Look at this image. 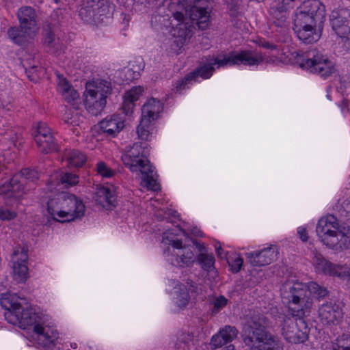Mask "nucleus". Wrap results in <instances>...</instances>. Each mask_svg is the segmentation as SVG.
<instances>
[{
    "mask_svg": "<svg viewBox=\"0 0 350 350\" xmlns=\"http://www.w3.org/2000/svg\"><path fill=\"white\" fill-rule=\"evenodd\" d=\"M44 44L51 53H57L63 49L59 38L55 35L54 30L49 25L44 27Z\"/></svg>",
    "mask_w": 350,
    "mask_h": 350,
    "instance_id": "27",
    "label": "nucleus"
},
{
    "mask_svg": "<svg viewBox=\"0 0 350 350\" xmlns=\"http://www.w3.org/2000/svg\"><path fill=\"white\" fill-rule=\"evenodd\" d=\"M163 109L162 103L154 98H150L142 108V118L152 121L158 118L159 113Z\"/></svg>",
    "mask_w": 350,
    "mask_h": 350,
    "instance_id": "25",
    "label": "nucleus"
},
{
    "mask_svg": "<svg viewBox=\"0 0 350 350\" xmlns=\"http://www.w3.org/2000/svg\"><path fill=\"white\" fill-rule=\"evenodd\" d=\"M278 252L275 246L264 248L260 251L246 253V258L252 266L261 267L271 264L278 258Z\"/></svg>",
    "mask_w": 350,
    "mask_h": 350,
    "instance_id": "16",
    "label": "nucleus"
},
{
    "mask_svg": "<svg viewBox=\"0 0 350 350\" xmlns=\"http://www.w3.org/2000/svg\"><path fill=\"white\" fill-rule=\"evenodd\" d=\"M239 331L234 326L226 325L211 338L210 345L211 349L221 347L237 338Z\"/></svg>",
    "mask_w": 350,
    "mask_h": 350,
    "instance_id": "18",
    "label": "nucleus"
},
{
    "mask_svg": "<svg viewBox=\"0 0 350 350\" xmlns=\"http://www.w3.org/2000/svg\"><path fill=\"white\" fill-rule=\"evenodd\" d=\"M32 135L34 139L44 138L46 136H53L51 129L44 122L38 123L36 129Z\"/></svg>",
    "mask_w": 350,
    "mask_h": 350,
    "instance_id": "39",
    "label": "nucleus"
},
{
    "mask_svg": "<svg viewBox=\"0 0 350 350\" xmlns=\"http://www.w3.org/2000/svg\"><path fill=\"white\" fill-rule=\"evenodd\" d=\"M22 64L25 69L29 72H34L38 67V62H36L33 58L27 57L22 60Z\"/></svg>",
    "mask_w": 350,
    "mask_h": 350,
    "instance_id": "46",
    "label": "nucleus"
},
{
    "mask_svg": "<svg viewBox=\"0 0 350 350\" xmlns=\"http://www.w3.org/2000/svg\"><path fill=\"white\" fill-rule=\"evenodd\" d=\"M34 140L39 151L42 153L48 154L56 150L57 148V145L53 136H46V137Z\"/></svg>",
    "mask_w": 350,
    "mask_h": 350,
    "instance_id": "34",
    "label": "nucleus"
},
{
    "mask_svg": "<svg viewBox=\"0 0 350 350\" xmlns=\"http://www.w3.org/2000/svg\"><path fill=\"white\" fill-rule=\"evenodd\" d=\"M67 163L70 167H81L86 161V156L81 151L72 150L65 155Z\"/></svg>",
    "mask_w": 350,
    "mask_h": 350,
    "instance_id": "35",
    "label": "nucleus"
},
{
    "mask_svg": "<svg viewBox=\"0 0 350 350\" xmlns=\"http://www.w3.org/2000/svg\"><path fill=\"white\" fill-rule=\"evenodd\" d=\"M58 183L64 185L65 187L75 186L79 182L78 175L70 172H65L59 174L57 177Z\"/></svg>",
    "mask_w": 350,
    "mask_h": 350,
    "instance_id": "38",
    "label": "nucleus"
},
{
    "mask_svg": "<svg viewBox=\"0 0 350 350\" xmlns=\"http://www.w3.org/2000/svg\"><path fill=\"white\" fill-rule=\"evenodd\" d=\"M325 19V6L319 0H308L298 7L295 12V27H306L323 25Z\"/></svg>",
    "mask_w": 350,
    "mask_h": 350,
    "instance_id": "9",
    "label": "nucleus"
},
{
    "mask_svg": "<svg viewBox=\"0 0 350 350\" xmlns=\"http://www.w3.org/2000/svg\"><path fill=\"white\" fill-rule=\"evenodd\" d=\"M319 315L323 324L330 325L338 322L342 317V311L338 305L329 302L319 308Z\"/></svg>",
    "mask_w": 350,
    "mask_h": 350,
    "instance_id": "17",
    "label": "nucleus"
},
{
    "mask_svg": "<svg viewBox=\"0 0 350 350\" xmlns=\"http://www.w3.org/2000/svg\"><path fill=\"white\" fill-rule=\"evenodd\" d=\"M310 297H312V294L317 295L318 298L325 297L328 294V291L325 288L319 286L316 282L310 283Z\"/></svg>",
    "mask_w": 350,
    "mask_h": 350,
    "instance_id": "44",
    "label": "nucleus"
},
{
    "mask_svg": "<svg viewBox=\"0 0 350 350\" xmlns=\"http://www.w3.org/2000/svg\"><path fill=\"white\" fill-rule=\"evenodd\" d=\"M243 342L250 350H282V344L266 331L267 319L258 311L245 315Z\"/></svg>",
    "mask_w": 350,
    "mask_h": 350,
    "instance_id": "2",
    "label": "nucleus"
},
{
    "mask_svg": "<svg viewBox=\"0 0 350 350\" xmlns=\"http://www.w3.org/2000/svg\"><path fill=\"white\" fill-rule=\"evenodd\" d=\"M337 239L336 243L333 245H327V247L336 250H344L350 249V228L343 227L340 228L335 234Z\"/></svg>",
    "mask_w": 350,
    "mask_h": 350,
    "instance_id": "31",
    "label": "nucleus"
},
{
    "mask_svg": "<svg viewBox=\"0 0 350 350\" xmlns=\"http://www.w3.org/2000/svg\"><path fill=\"white\" fill-rule=\"evenodd\" d=\"M83 117L77 111L66 113L64 116V122L73 126H80L83 123Z\"/></svg>",
    "mask_w": 350,
    "mask_h": 350,
    "instance_id": "40",
    "label": "nucleus"
},
{
    "mask_svg": "<svg viewBox=\"0 0 350 350\" xmlns=\"http://www.w3.org/2000/svg\"><path fill=\"white\" fill-rule=\"evenodd\" d=\"M224 350H234V347L232 345H230L226 347Z\"/></svg>",
    "mask_w": 350,
    "mask_h": 350,
    "instance_id": "56",
    "label": "nucleus"
},
{
    "mask_svg": "<svg viewBox=\"0 0 350 350\" xmlns=\"http://www.w3.org/2000/svg\"><path fill=\"white\" fill-rule=\"evenodd\" d=\"M79 15L82 20L87 23H97L103 21L102 16H99L98 14L92 8H88L87 4L83 1L79 10Z\"/></svg>",
    "mask_w": 350,
    "mask_h": 350,
    "instance_id": "36",
    "label": "nucleus"
},
{
    "mask_svg": "<svg viewBox=\"0 0 350 350\" xmlns=\"http://www.w3.org/2000/svg\"><path fill=\"white\" fill-rule=\"evenodd\" d=\"M27 250L25 247H17L11 256L12 275L18 282H25L28 278Z\"/></svg>",
    "mask_w": 350,
    "mask_h": 350,
    "instance_id": "14",
    "label": "nucleus"
},
{
    "mask_svg": "<svg viewBox=\"0 0 350 350\" xmlns=\"http://www.w3.org/2000/svg\"><path fill=\"white\" fill-rule=\"evenodd\" d=\"M47 210L53 219L69 222L84 215L85 206L75 196L62 192L49 200Z\"/></svg>",
    "mask_w": 350,
    "mask_h": 350,
    "instance_id": "7",
    "label": "nucleus"
},
{
    "mask_svg": "<svg viewBox=\"0 0 350 350\" xmlns=\"http://www.w3.org/2000/svg\"><path fill=\"white\" fill-rule=\"evenodd\" d=\"M332 27L340 38L344 46L350 50V10L341 9L333 11L330 15Z\"/></svg>",
    "mask_w": 350,
    "mask_h": 350,
    "instance_id": "11",
    "label": "nucleus"
},
{
    "mask_svg": "<svg viewBox=\"0 0 350 350\" xmlns=\"http://www.w3.org/2000/svg\"><path fill=\"white\" fill-rule=\"evenodd\" d=\"M83 2L88 8L94 9L99 16H107L113 11V7L108 0H84Z\"/></svg>",
    "mask_w": 350,
    "mask_h": 350,
    "instance_id": "29",
    "label": "nucleus"
},
{
    "mask_svg": "<svg viewBox=\"0 0 350 350\" xmlns=\"http://www.w3.org/2000/svg\"><path fill=\"white\" fill-rule=\"evenodd\" d=\"M228 300L224 296H219L214 301V312H218L227 304Z\"/></svg>",
    "mask_w": 350,
    "mask_h": 350,
    "instance_id": "50",
    "label": "nucleus"
},
{
    "mask_svg": "<svg viewBox=\"0 0 350 350\" xmlns=\"http://www.w3.org/2000/svg\"><path fill=\"white\" fill-rule=\"evenodd\" d=\"M341 215L347 218V220L350 223V202L349 201H344L341 205L340 210Z\"/></svg>",
    "mask_w": 350,
    "mask_h": 350,
    "instance_id": "51",
    "label": "nucleus"
},
{
    "mask_svg": "<svg viewBox=\"0 0 350 350\" xmlns=\"http://www.w3.org/2000/svg\"><path fill=\"white\" fill-rule=\"evenodd\" d=\"M170 244L172 247L171 258L169 260L172 265L180 267H189L193 265L196 260V256L193 252V247L183 245L180 240H170Z\"/></svg>",
    "mask_w": 350,
    "mask_h": 350,
    "instance_id": "12",
    "label": "nucleus"
},
{
    "mask_svg": "<svg viewBox=\"0 0 350 350\" xmlns=\"http://www.w3.org/2000/svg\"><path fill=\"white\" fill-rule=\"evenodd\" d=\"M176 3L175 2H172L171 4H170V9L172 10H175V6H176Z\"/></svg>",
    "mask_w": 350,
    "mask_h": 350,
    "instance_id": "58",
    "label": "nucleus"
},
{
    "mask_svg": "<svg viewBox=\"0 0 350 350\" xmlns=\"http://www.w3.org/2000/svg\"><path fill=\"white\" fill-rule=\"evenodd\" d=\"M312 262L318 272L338 278L350 275V269L332 264L317 251L313 252Z\"/></svg>",
    "mask_w": 350,
    "mask_h": 350,
    "instance_id": "15",
    "label": "nucleus"
},
{
    "mask_svg": "<svg viewBox=\"0 0 350 350\" xmlns=\"http://www.w3.org/2000/svg\"><path fill=\"white\" fill-rule=\"evenodd\" d=\"M96 201L103 207L110 208L116 206V197L112 190L102 187L96 192Z\"/></svg>",
    "mask_w": 350,
    "mask_h": 350,
    "instance_id": "32",
    "label": "nucleus"
},
{
    "mask_svg": "<svg viewBox=\"0 0 350 350\" xmlns=\"http://www.w3.org/2000/svg\"><path fill=\"white\" fill-rule=\"evenodd\" d=\"M200 253L196 257L201 268L206 272L213 271L215 268V258L213 254L205 252L204 246L199 244L198 245Z\"/></svg>",
    "mask_w": 350,
    "mask_h": 350,
    "instance_id": "30",
    "label": "nucleus"
},
{
    "mask_svg": "<svg viewBox=\"0 0 350 350\" xmlns=\"http://www.w3.org/2000/svg\"><path fill=\"white\" fill-rule=\"evenodd\" d=\"M84 104L88 111L93 116L100 114L106 105V98L87 92L84 93Z\"/></svg>",
    "mask_w": 350,
    "mask_h": 350,
    "instance_id": "22",
    "label": "nucleus"
},
{
    "mask_svg": "<svg viewBox=\"0 0 350 350\" xmlns=\"http://www.w3.org/2000/svg\"><path fill=\"white\" fill-rule=\"evenodd\" d=\"M179 289L180 291L178 295L176 303L180 307H185L189 302V295L184 285L180 284Z\"/></svg>",
    "mask_w": 350,
    "mask_h": 350,
    "instance_id": "45",
    "label": "nucleus"
},
{
    "mask_svg": "<svg viewBox=\"0 0 350 350\" xmlns=\"http://www.w3.org/2000/svg\"><path fill=\"white\" fill-rule=\"evenodd\" d=\"M151 122L152 121L146 118H141L140 123L137 127V133L139 139L146 141L150 139L152 130Z\"/></svg>",
    "mask_w": 350,
    "mask_h": 350,
    "instance_id": "37",
    "label": "nucleus"
},
{
    "mask_svg": "<svg viewBox=\"0 0 350 350\" xmlns=\"http://www.w3.org/2000/svg\"><path fill=\"white\" fill-rule=\"evenodd\" d=\"M100 129L108 137H114L124 128V120L118 115H112L100 122Z\"/></svg>",
    "mask_w": 350,
    "mask_h": 350,
    "instance_id": "19",
    "label": "nucleus"
},
{
    "mask_svg": "<svg viewBox=\"0 0 350 350\" xmlns=\"http://www.w3.org/2000/svg\"><path fill=\"white\" fill-rule=\"evenodd\" d=\"M5 137L10 141L13 147L16 148H18L23 143V138L20 137L13 130H8L5 133Z\"/></svg>",
    "mask_w": 350,
    "mask_h": 350,
    "instance_id": "41",
    "label": "nucleus"
},
{
    "mask_svg": "<svg viewBox=\"0 0 350 350\" xmlns=\"http://www.w3.org/2000/svg\"><path fill=\"white\" fill-rule=\"evenodd\" d=\"M16 217V213L14 211H11L8 209H3L0 208V219L1 220H11Z\"/></svg>",
    "mask_w": 350,
    "mask_h": 350,
    "instance_id": "49",
    "label": "nucleus"
},
{
    "mask_svg": "<svg viewBox=\"0 0 350 350\" xmlns=\"http://www.w3.org/2000/svg\"><path fill=\"white\" fill-rule=\"evenodd\" d=\"M207 61L208 62L204 66L190 72L183 79L178 81L176 84V89H185L187 83L196 81L198 77L205 79L210 78L215 70L213 65H217L218 68L226 65H239L240 64L245 66H254L262 63L264 59L260 53L242 51L239 53H231L229 55H223L210 57L209 59H207Z\"/></svg>",
    "mask_w": 350,
    "mask_h": 350,
    "instance_id": "3",
    "label": "nucleus"
},
{
    "mask_svg": "<svg viewBox=\"0 0 350 350\" xmlns=\"http://www.w3.org/2000/svg\"><path fill=\"white\" fill-rule=\"evenodd\" d=\"M96 172L104 178H110L115 174V172L103 161H100L96 164Z\"/></svg>",
    "mask_w": 350,
    "mask_h": 350,
    "instance_id": "43",
    "label": "nucleus"
},
{
    "mask_svg": "<svg viewBox=\"0 0 350 350\" xmlns=\"http://www.w3.org/2000/svg\"><path fill=\"white\" fill-rule=\"evenodd\" d=\"M193 233L196 236H201V232L198 230L196 229L195 231L193 232Z\"/></svg>",
    "mask_w": 350,
    "mask_h": 350,
    "instance_id": "57",
    "label": "nucleus"
},
{
    "mask_svg": "<svg viewBox=\"0 0 350 350\" xmlns=\"http://www.w3.org/2000/svg\"><path fill=\"white\" fill-rule=\"evenodd\" d=\"M305 317H286L282 325V335L291 343H301L308 339L309 328Z\"/></svg>",
    "mask_w": 350,
    "mask_h": 350,
    "instance_id": "10",
    "label": "nucleus"
},
{
    "mask_svg": "<svg viewBox=\"0 0 350 350\" xmlns=\"http://www.w3.org/2000/svg\"><path fill=\"white\" fill-rule=\"evenodd\" d=\"M121 160L132 172L141 173L142 184L148 189H159V185L154 178L155 174L145 155L142 143H134L126 146L122 154Z\"/></svg>",
    "mask_w": 350,
    "mask_h": 350,
    "instance_id": "5",
    "label": "nucleus"
},
{
    "mask_svg": "<svg viewBox=\"0 0 350 350\" xmlns=\"http://www.w3.org/2000/svg\"><path fill=\"white\" fill-rule=\"evenodd\" d=\"M297 233L300 237V239L306 242L308 239V237L307 235L306 229L304 227H299L297 229Z\"/></svg>",
    "mask_w": 350,
    "mask_h": 350,
    "instance_id": "54",
    "label": "nucleus"
},
{
    "mask_svg": "<svg viewBox=\"0 0 350 350\" xmlns=\"http://www.w3.org/2000/svg\"><path fill=\"white\" fill-rule=\"evenodd\" d=\"M23 185L19 176L14 175L8 183L3 185L1 192L15 198H20L23 194Z\"/></svg>",
    "mask_w": 350,
    "mask_h": 350,
    "instance_id": "26",
    "label": "nucleus"
},
{
    "mask_svg": "<svg viewBox=\"0 0 350 350\" xmlns=\"http://www.w3.org/2000/svg\"><path fill=\"white\" fill-rule=\"evenodd\" d=\"M134 102L131 101V100H129L124 96V100L122 102V112L125 115H130L133 112V109L134 108Z\"/></svg>",
    "mask_w": 350,
    "mask_h": 350,
    "instance_id": "48",
    "label": "nucleus"
},
{
    "mask_svg": "<svg viewBox=\"0 0 350 350\" xmlns=\"http://www.w3.org/2000/svg\"><path fill=\"white\" fill-rule=\"evenodd\" d=\"M58 89L68 103L75 107L78 104L79 95L65 78H59Z\"/></svg>",
    "mask_w": 350,
    "mask_h": 350,
    "instance_id": "24",
    "label": "nucleus"
},
{
    "mask_svg": "<svg viewBox=\"0 0 350 350\" xmlns=\"http://www.w3.org/2000/svg\"><path fill=\"white\" fill-rule=\"evenodd\" d=\"M243 260L241 257H237L232 261L231 263L229 262V264L232 267V270L234 272L237 273L240 271L243 265Z\"/></svg>",
    "mask_w": 350,
    "mask_h": 350,
    "instance_id": "52",
    "label": "nucleus"
},
{
    "mask_svg": "<svg viewBox=\"0 0 350 350\" xmlns=\"http://www.w3.org/2000/svg\"><path fill=\"white\" fill-rule=\"evenodd\" d=\"M290 3L285 0H275L272 3L269 14L276 19L277 21H274L276 25L282 26L284 24L287 18Z\"/></svg>",
    "mask_w": 350,
    "mask_h": 350,
    "instance_id": "21",
    "label": "nucleus"
},
{
    "mask_svg": "<svg viewBox=\"0 0 350 350\" xmlns=\"http://www.w3.org/2000/svg\"><path fill=\"white\" fill-rule=\"evenodd\" d=\"M211 11L206 0L195 1L189 10L183 5H178V9L172 13L174 19L179 22L175 29L176 36L186 40L193 36L196 27L202 31L208 29Z\"/></svg>",
    "mask_w": 350,
    "mask_h": 350,
    "instance_id": "4",
    "label": "nucleus"
},
{
    "mask_svg": "<svg viewBox=\"0 0 350 350\" xmlns=\"http://www.w3.org/2000/svg\"><path fill=\"white\" fill-rule=\"evenodd\" d=\"M215 251H216V254H217V256L222 258H223V256H222L223 249L221 247V246L216 247Z\"/></svg>",
    "mask_w": 350,
    "mask_h": 350,
    "instance_id": "55",
    "label": "nucleus"
},
{
    "mask_svg": "<svg viewBox=\"0 0 350 350\" xmlns=\"http://www.w3.org/2000/svg\"><path fill=\"white\" fill-rule=\"evenodd\" d=\"M258 44L259 46L269 50H275L277 49V46L275 44L265 40H259Z\"/></svg>",
    "mask_w": 350,
    "mask_h": 350,
    "instance_id": "53",
    "label": "nucleus"
},
{
    "mask_svg": "<svg viewBox=\"0 0 350 350\" xmlns=\"http://www.w3.org/2000/svg\"><path fill=\"white\" fill-rule=\"evenodd\" d=\"M281 297L283 302L288 304L292 317H306L310 314L313 304L310 284L286 282L281 289Z\"/></svg>",
    "mask_w": 350,
    "mask_h": 350,
    "instance_id": "6",
    "label": "nucleus"
},
{
    "mask_svg": "<svg viewBox=\"0 0 350 350\" xmlns=\"http://www.w3.org/2000/svg\"><path fill=\"white\" fill-rule=\"evenodd\" d=\"M19 299L16 294L2 295L0 304L5 310L6 321L21 329L31 327L30 338L32 342L46 349L53 348L58 338L57 330L44 325L41 317L32 308L23 307L18 301Z\"/></svg>",
    "mask_w": 350,
    "mask_h": 350,
    "instance_id": "1",
    "label": "nucleus"
},
{
    "mask_svg": "<svg viewBox=\"0 0 350 350\" xmlns=\"http://www.w3.org/2000/svg\"><path fill=\"white\" fill-rule=\"evenodd\" d=\"M340 229L337 219L334 215H328L319 219L316 231L321 241L327 246L337 243L334 236Z\"/></svg>",
    "mask_w": 350,
    "mask_h": 350,
    "instance_id": "13",
    "label": "nucleus"
},
{
    "mask_svg": "<svg viewBox=\"0 0 350 350\" xmlns=\"http://www.w3.org/2000/svg\"><path fill=\"white\" fill-rule=\"evenodd\" d=\"M30 29L19 27H12L8 29V36L14 43L22 44L30 37Z\"/></svg>",
    "mask_w": 350,
    "mask_h": 350,
    "instance_id": "33",
    "label": "nucleus"
},
{
    "mask_svg": "<svg viewBox=\"0 0 350 350\" xmlns=\"http://www.w3.org/2000/svg\"><path fill=\"white\" fill-rule=\"evenodd\" d=\"M21 27L31 30L36 26V14L35 10L29 6L21 8L17 13Z\"/></svg>",
    "mask_w": 350,
    "mask_h": 350,
    "instance_id": "23",
    "label": "nucleus"
},
{
    "mask_svg": "<svg viewBox=\"0 0 350 350\" xmlns=\"http://www.w3.org/2000/svg\"><path fill=\"white\" fill-rule=\"evenodd\" d=\"M142 92L143 88L142 87H134L129 91L126 92L124 96L129 100H131V101L135 102L139 99V96L142 94Z\"/></svg>",
    "mask_w": 350,
    "mask_h": 350,
    "instance_id": "47",
    "label": "nucleus"
},
{
    "mask_svg": "<svg viewBox=\"0 0 350 350\" xmlns=\"http://www.w3.org/2000/svg\"><path fill=\"white\" fill-rule=\"evenodd\" d=\"M111 92V83L105 80H97L92 83L86 84V90L85 92L96 94L97 96H103L107 98Z\"/></svg>",
    "mask_w": 350,
    "mask_h": 350,
    "instance_id": "28",
    "label": "nucleus"
},
{
    "mask_svg": "<svg viewBox=\"0 0 350 350\" xmlns=\"http://www.w3.org/2000/svg\"><path fill=\"white\" fill-rule=\"evenodd\" d=\"M312 25V27H295L298 38L306 44H311L319 40L321 36L323 25Z\"/></svg>",
    "mask_w": 350,
    "mask_h": 350,
    "instance_id": "20",
    "label": "nucleus"
},
{
    "mask_svg": "<svg viewBox=\"0 0 350 350\" xmlns=\"http://www.w3.org/2000/svg\"><path fill=\"white\" fill-rule=\"evenodd\" d=\"M14 176H19V179H21L23 183H25L26 180L33 181L38 178L37 172L28 168L23 169L19 173Z\"/></svg>",
    "mask_w": 350,
    "mask_h": 350,
    "instance_id": "42",
    "label": "nucleus"
},
{
    "mask_svg": "<svg viewBox=\"0 0 350 350\" xmlns=\"http://www.w3.org/2000/svg\"><path fill=\"white\" fill-rule=\"evenodd\" d=\"M291 55L295 64L299 67L322 77H329L336 71L334 64L317 49L295 51Z\"/></svg>",
    "mask_w": 350,
    "mask_h": 350,
    "instance_id": "8",
    "label": "nucleus"
},
{
    "mask_svg": "<svg viewBox=\"0 0 350 350\" xmlns=\"http://www.w3.org/2000/svg\"><path fill=\"white\" fill-rule=\"evenodd\" d=\"M164 239H167V240L169 239V237L167 235V233H165V232L163 234V240H164Z\"/></svg>",
    "mask_w": 350,
    "mask_h": 350,
    "instance_id": "59",
    "label": "nucleus"
}]
</instances>
